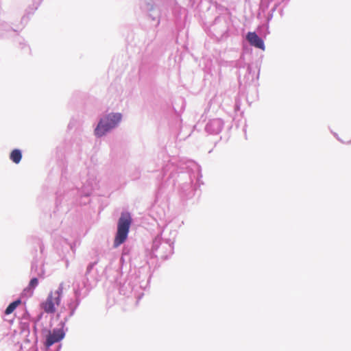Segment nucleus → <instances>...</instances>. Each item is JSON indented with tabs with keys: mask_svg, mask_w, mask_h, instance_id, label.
<instances>
[{
	"mask_svg": "<svg viewBox=\"0 0 351 351\" xmlns=\"http://www.w3.org/2000/svg\"><path fill=\"white\" fill-rule=\"evenodd\" d=\"M132 221V219L129 213H121L117 223V232L113 243L114 247H118L127 240Z\"/></svg>",
	"mask_w": 351,
	"mask_h": 351,
	"instance_id": "1",
	"label": "nucleus"
},
{
	"mask_svg": "<svg viewBox=\"0 0 351 351\" xmlns=\"http://www.w3.org/2000/svg\"><path fill=\"white\" fill-rule=\"evenodd\" d=\"M63 293L62 286L54 291H51L45 301L40 304L41 308L48 314H53L56 308L60 306Z\"/></svg>",
	"mask_w": 351,
	"mask_h": 351,
	"instance_id": "2",
	"label": "nucleus"
},
{
	"mask_svg": "<svg viewBox=\"0 0 351 351\" xmlns=\"http://www.w3.org/2000/svg\"><path fill=\"white\" fill-rule=\"evenodd\" d=\"M120 113L110 114L104 119H101L95 130V134L97 136H102L110 130L114 128L121 121Z\"/></svg>",
	"mask_w": 351,
	"mask_h": 351,
	"instance_id": "3",
	"label": "nucleus"
},
{
	"mask_svg": "<svg viewBox=\"0 0 351 351\" xmlns=\"http://www.w3.org/2000/svg\"><path fill=\"white\" fill-rule=\"evenodd\" d=\"M64 337V332L61 328H55L52 331H48L46 336L45 346L49 348L53 344L59 342Z\"/></svg>",
	"mask_w": 351,
	"mask_h": 351,
	"instance_id": "4",
	"label": "nucleus"
},
{
	"mask_svg": "<svg viewBox=\"0 0 351 351\" xmlns=\"http://www.w3.org/2000/svg\"><path fill=\"white\" fill-rule=\"evenodd\" d=\"M247 40L251 45L258 49H265L263 40L255 32H248L247 34Z\"/></svg>",
	"mask_w": 351,
	"mask_h": 351,
	"instance_id": "5",
	"label": "nucleus"
},
{
	"mask_svg": "<svg viewBox=\"0 0 351 351\" xmlns=\"http://www.w3.org/2000/svg\"><path fill=\"white\" fill-rule=\"evenodd\" d=\"M38 285V279L33 278L29 282V285L25 287L21 293L22 297L30 298L34 295V289Z\"/></svg>",
	"mask_w": 351,
	"mask_h": 351,
	"instance_id": "6",
	"label": "nucleus"
},
{
	"mask_svg": "<svg viewBox=\"0 0 351 351\" xmlns=\"http://www.w3.org/2000/svg\"><path fill=\"white\" fill-rule=\"evenodd\" d=\"M22 158L21 150L15 149L12 150L10 154V159L14 163L19 164Z\"/></svg>",
	"mask_w": 351,
	"mask_h": 351,
	"instance_id": "7",
	"label": "nucleus"
},
{
	"mask_svg": "<svg viewBox=\"0 0 351 351\" xmlns=\"http://www.w3.org/2000/svg\"><path fill=\"white\" fill-rule=\"evenodd\" d=\"M21 303V300H16L14 301L13 302L10 303L8 306L6 308L5 311V315L11 314L16 308V307Z\"/></svg>",
	"mask_w": 351,
	"mask_h": 351,
	"instance_id": "8",
	"label": "nucleus"
}]
</instances>
